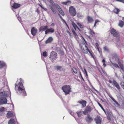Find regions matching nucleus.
I'll use <instances>...</instances> for the list:
<instances>
[{"label": "nucleus", "mask_w": 124, "mask_h": 124, "mask_svg": "<svg viewBox=\"0 0 124 124\" xmlns=\"http://www.w3.org/2000/svg\"><path fill=\"white\" fill-rule=\"evenodd\" d=\"M21 82L19 83L18 85H17L16 84H15V89L18 85H19L18 87V90L20 93L24 96L27 95L26 92L25 91V89L23 85V84L21 82L22 81V79L20 78L19 79Z\"/></svg>", "instance_id": "f257e3e1"}, {"label": "nucleus", "mask_w": 124, "mask_h": 124, "mask_svg": "<svg viewBox=\"0 0 124 124\" xmlns=\"http://www.w3.org/2000/svg\"><path fill=\"white\" fill-rule=\"evenodd\" d=\"M62 89L65 95L69 94L71 92V88L69 85H64L62 87Z\"/></svg>", "instance_id": "f03ea898"}, {"label": "nucleus", "mask_w": 124, "mask_h": 124, "mask_svg": "<svg viewBox=\"0 0 124 124\" xmlns=\"http://www.w3.org/2000/svg\"><path fill=\"white\" fill-rule=\"evenodd\" d=\"M69 12L73 16H75L76 14L75 9L73 6H71L69 8Z\"/></svg>", "instance_id": "7ed1b4c3"}, {"label": "nucleus", "mask_w": 124, "mask_h": 124, "mask_svg": "<svg viewBox=\"0 0 124 124\" xmlns=\"http://www.w3.org/2000/svg\"><path fill=\"white\" fill-rule=\"evenodd\" d=\"M53 6H55L56 8L58 11L62 16H64V15L65 14L64 12L58 5L56 4H55V5H53Z\"/></svg>", "instance_id": "20e7f679"}, {"label": "nucleus", "mask_w": 124, "mask_h": 124, "mask_svg": "<svg viewBox=\"0 0 124 124\" xmlns=\"http://www.w3.org/2000/svg\"><path fill=\"white\" fill-rule=\"evenodd\" d=\"M92 110V108L90 106H87L85 109L83 113L85 115H86V113L90 112Z\"/></svg>", "instance_id": "39448f33"}, {"label": "nucleus", "mask_w": 124, "mask_h": 124, "mask_svg": "<svg viewBox=\"0 0 124 124\" xmlns=\"http://www.w3.org/2000/svg\"><path fill=\"white\" fill-rule=\"evenodd\" d=\"M95 122L96 124H101V119L99 116H97L94 119Z\"/></svg>", "instance_id": "423d86ee"}, {"label": "nucleus", "mask_w": 124, "mask_h": 124, "mask_svg": "<svg viewBox=\"0 0 124 124\" xmlns=\"http://www.w3.org/2000/svg\"><path fill=\"white\" fill-rule=\"evenodd\" d=\"M57 54L55 52L53 51L50 53V56L49 57V58L51 59L52 57L54 58L55 59H56L57 58Z\"/></svg>", "instance_id": "0eeeda50"}, {"label": "nucleus", "mask_w": 124, "mask_h": 124, "mask_svg": "<svg viewBox=\"0 0 124 124\" xmlns=\"http://www.w3.org/2000/svg\"><path fill=\"white\" fill-rule=\"evenodd\" d=\"M7 102V99L6 98L2 97L0 98V104L2 105L5 104Z\"/></svg>", "instance_id": "6e6552de"}, {"label": "nucleus", "mask_w": 124, "mask_h": 124, "mask_svg": "<svg viewBox=\"0 0 124 124\" xmlns=\"http://www.w3.org/2000/svg\"><path fill=\"white\" fill-rule=\"evenodd\" d=\"M111 33L115 37H117L119 36L118 33L116 32V31L114 29H112L110 31Z\"/></svg>", "instance_id": "1a4fd4ad"}, {"label": "nucleus", "mask_w": 124, "mask_h": 124, "mask_svg": "<svg viewBox=\"0 0 124 124\" xmlns=\"http://www.w3.org/2000/svg\"><path fill=\"white\" fill-rule=\"evenodd\" d=\"M104 112L107 116V118L108 120H111L110 117L111 116V114L108 110V109H107Z\"/></svg>", "instance_id": "9d476101"}, {"label": "nucleus", "mask_w": 124, "mask_h": 124, "mask_svg": "<svg viewBox=\"0 0 124 124\" xmlns=\"http://www.w3.org/2000/svg\"><path fill=\"white\" fill-rule=\"evenodd\" d=\"M37 31V29L34 27L32 28L31 31V34L33 36H35Z\"/></svg>", "instance_id": "9b49d317"}, {"label": "nucleus", "mask_w": 124, "mask_h": 124, "mask_svg": "<svg viewBox=\"0 0 124 124\" xmlns=\"http://www.w3.org/2000/svg\"><path fill=\"white\" fill-rule=\"evenodd\" d=\"M85 119L87 122L88 123H90L93 120L92 117L89 115H88L87 116L86 118Z\"/></svg>", "instance_id": "f8f14e48"}, {"label": "nucleus", "mask_w": 124, "mask_h": 124, "mask_svg": "<svg viewBox=\"0 0 124 124\" xmlns=\"http://www.w3.org/2000/svg\"><path fill=\"white\" fill-rule=\"evenodd\" d=\"M78 103L82 104L83 106L82 107H84L86 106V101L82 100L81 101H78Z\"/></svg>", "instance_id": "ddd939ff"}, {"label": "nucleus", "mask_w": 124, "mask_h": 124, "mask_svg": "<svg viewBox=\"0 0 124 124\" xmlns=\"http://www.w3.org/2000/svg\"><path fill=\"white\" fill-rule=\"evenodd\" d=\"M48 28V27L47 26H41L39 29V31H45L47 30V28Z\"/></svg>", "instance_id": "4468645a"}, {"label": "nucleus", "mask_w": 124, "mask_h": 124, "mask_svg": "<svg viewBox=\"0 0 124 124\" xmlns=\"http://www.w3.org/2000/svg\"><path fill=\"white\" fill-rule=\"evenodd\" d=\"M54 31V30L52 28H51L49 29L47 28V30L45 31V34H47L49 32H51L52 33Z\"/></svg>", "instance_id": "2eb2a0df"}, {"label": "nucleus", "mask_w": 124, "mask_h": 124, "mask_svg": "<svg viewBox=\"0 0 124 124\" xmlns=\"http://www.w3.org/2000/svg\"><path fill=\"white\" fill-rule=\"evenodd\" d=\"M21 6V5L20 4L14 3L12 7L16 9Z\"/></svg>", "instance_id": "dca6fc26"}, {"label": "nucleus", "mask_w": 124, "mask_h": 124, "mask_svg": "<svg viewBox=\"0 0 124 124\" xmlns=\"http://www.w3.org/2000/svg\"><path fill=\"white\" fill-rule=\"evenodd\" d=\"M55 50L57 52H60L62 55L64 54L63 52L61 50L60 47H56L55 49Z\"/></svg>", "instance_id": "f3484780"}, {"label": "nucleus", "mask_w": 124, "mask_h": 124, "mask_svg": "<svg viewBox=\"0 0 124 124\" xmlns=\"http://www.w3.org/2000/svg\"><path fill=\"white\" fill-rule=\"evenodd\" d=\"M113 84L115 85L116 87L118 90L120 89V86L116 82V81L114 80H113Z\"/></svg>", "instance_id": "a211bd4d"}, {"label": "nucleus", "mask_w": 124, "mask_h": 124, "mask_svg": "<svg viewBox=\"0 0 124 124\" xmlns=\"http://www.w3.org/2000/svg\"><path fill=\"white\" fill-rule=\"evenodd\" d=\"M13 116V115L11 111H8L7 114V116L8 118L12 117Z\"/></svg>", "instance_id": "6ab92c4d"}, {"label": "nucleus", "mask_w": 124, "mask_h": 124, "mask_svg": "<svg viewBox=\"0 0 124 124\" xmlns=\"http://www.w3.org/2000/svg\"><path fill=\"white\" fill-rule=\"evenodd\" d=\"M87 20L88 23H91L93 21V18L89 16L87 17Z\"/></svg>", "instance_id": "aec40b11"}, {"label": "nucleus", "mask_w": 124, "mask_h": 124, "mask_svg": "<svg viewBox=\"0 0 124 124\" xmlns=\"http://www.w3.org/2000/svg\"><path fill=\"white\" fill-rule=\"evenodd\" d=\"M53 40V39L51 37H49L46 41L45 43L47 44L51 42Z\"/></svg>", "instance_id": "412c9836"}, {"label": "nucleus", "mask_w": 124, "mask_h": 124, "mask_svg": "<svg viewBox=\"0 0 124 124\" xmlns=\"http://www.w3.org/2000/svg\"><path fill=\"white\" fill-rule=\"evenodd\" d=\"M7 93L5 92H2L0 93V96H1L5 97L7 96Z\"/></svg>", "instance_id": "4be33fe9"}, {"label": "nucleus", "mask_w": 124, "mask_h": 124, "mask_svg": "<svg viewBox=\"0 0 124 124\" xmlns=\"http://www.w3.org/2000/svg\"><path fill=\"white\" fill-rule=\"evenodd\" d=\"M15 122V120L13 119H11L9 121L8 123V124H14Z\"/></svg>", "instance_id": "5701e85b"}, {"label": "nucleus", "mask_w": 124, "mask_h": 124, "mask_svg": "<svg viewBox=\"0 0 124 124\" xmlns=\"http://www.w3.org/2000/svg\"><path fill=\"white\" fill-rule=\"evenodd\" d=\"M124 25V22L121 20L120 21L118 24L119 26L120 27H122Z\"/></svg>", "instance_id": "b1692460"}, {"label": "nucleus", "mask_w": 124, "mask_h": 124, "mask_svg": "<svg viewBox=\"0 0 124 124\" xmlns=\"http://www.w3.org/2000/svg\"><path fill=\"white\" fill-rule=\"evenodd\" d=\"M5 65V63L2 62H1L0 61V68H2L4 67Z\"/></svg>", "instance_id": "393cba45"}, {"label": "nucleus", "mask_w": 124, "mask_h": 124, "mask_svg": "<svg viewBox=\"0 0 124 124\" xmlns=\"http://www.w3.org/2000/svg\"><path fill=\"white\" fill-rule=\"evenodd\" d=\"M71 3V1H68L66 2H63L62 3L63 4L65 5H68L69 4H70Z\"/></svg>", "instance_id": "a878e982"}, {"label": "nucleus", "mask_w": 124, "mask_h": 124, "mask_svg": "<svg viewBox=\"0 0 124 124\" xmlns=\"http://www.w3.org/2000/svg\"><path fill=\"white\" fill-rule=\"evenodd\" d=\"M118 64L122 70L123 71H124V66L120 62H118Z\"/></svg>", "instance_id": "bb28decb"}, {"label": "nucleus", "mask_w": 124, "mask_h": 124, "mask_svg": "<svg viewBox=\"0 0 124 124\" xmlns=\"http://www.w3.org/2000/svg\"><path fill=\"white\" fill-rule=\"evenodd\" d=\"M118 45L120 47L124 48V42H120Z\"/></svg>", "instance_id": "cd10ccee"}, {"label": "nucleus", "mask_w": 124, "mask_h": 124, "mask_svg": "<svg viewBox=\"0 0 124 124\" xmlns=\"http://www.w3.org/2000/svg\"><path fill=\"white\" fill-rule=\"evenodd\" d=\"M72 24L74 28L76 30V28H77L79 29V30H80L79 29L78 27L74 23H72Z\"/></svg>", "instance_id": "c85d7f7f"}, {"label": "nucleus", "mask_w": 124, "mask_h": 124, "mask_svg": "<svg viewBox=\"0 0 124 124\" xmlns=\"http://www.w3.org/2000/svg\"><path fill=\"white\" fill-rule=\"evenodd\" d=\"M77 113L78 114V116L79 117H80L82 115V113L81 111L77 112Z\"/></svg>", "instance_id": "c756f323"}, {"label": "nucleus", "mask_w": 124, "mask_h": 124, "mask_svg": "<svg viewBox=\"0 0 124 124\" xmlns=\"http://www.w3.org/2000/svg\"><path fill=\"white\" fill-rule=\"evenodd\" d=\"M49 7L51 9L52 11L53 12V13L55 14L56 13V12L54 10V9L52 7L51 5H50L49 6Z\"/></svg>", "instance_id": "7c9ffc66"}, {"label": "nucleus", "mask_w": 124, "mask_h": 124, "mask_svg": "<svg viewBox=\"0 0 124 124\" xmlns=\"http://www.w3.org/2000/svg\"><path fill=\"white\" fill-rule=\"evenodd\" d=\"M112 64H113V65L116 68H119V67L118 66V65L116 63H113L112 62Z\"/></svg>", "instance_id": "2f4dec72"}, {"label": "nucleus", "mask_w": 124, "mask_h": 124, "mask_svg": "<svg viewBox=\"0 0 124 124\" xmlns=\"http://www.w3.org/2000/svg\"><path fill=\"white\" fill-rule=\"evenodd\" d=\"M119 9L117 8H115L114 10V12L116 14H118L119 11Z\"/></svg>", "instance_id": "473e14b6"}, {"label": "nucleus", "mask_w": 124, "mask_h": 124, "mask_svg": "<svg viewBox=\"0 0 124 124\" xmlns=\"http://www.w3.org/2000/svg\"><path fill=\"white\" fill-rule=\"evenodd\" d=\"M6 109L4 107H1L0 108V112H2L4 111Z\"/></svg>", "instance_id": "72a5a7b5"}, {"label": "nucleus", "mask_w": 124, "mask_h": 124, "mask_svg": "<svg viewBox=\"0 0 124 124\" xmlns=\"http://www.w3.org/2000/svg\"><path fill=\"white\" fill-rule=\"evenodd\" d=\"M72 69L73 72L75 73L76 74L77 73V71L76 69L74 68H73Z\"/></svg>", "instance_id": "f704fd0d"}, {"label": "nucleus", "mask_w": 124, "mask_h": 124, "mask_svg": "<svg viewBox=\"0 0 124 124\" xmlns=\"http://www.w3.org/2000/svg\"><path fill=\"white\" fill-rule=\"evenodd\" d=\"M113 58H115V59L116 61H118L119 60L118 58V57L117 55L116 54H115L113 56Z\"/></svg>", "instance_id": "c9c22d12"}, {"label": "nucleus", "mask_w": 124, "mask_h": 124, "mask_svg": "<svg viewBox=\"0 0 124 124\" xmlns=\"http://www.w3.org/2000/svg\"><path fill=\"white\" fill-rule=\"evenodd\" d=\"M49 2H50L51 4L52 5H55V3H54V1L52 0H47Z\"/></svg>", "instance_id": "e433bc0d"}, {"label": "nucleus", "mask_w": 124, "mask_h": 124, "mask_svg": "<svg viewBox=\"0 0 124 124\" xmlns=\"http://www.w3.org/2000/svg\"><path fill=\"white\" fill-rule=\"evenodd\" d=\"M47 52L46 51L44 52L42 54V55L44 57H46L47 56Z\"/></svg>", "instance_id": "4c0bfd02"}, {"label": "nucleus", "mask_w": 124, "mask_h": 124, "mask_svg": "<svg viewBox=\"0 0 124 124\" xmlns=\"http://www.w3.org/2000/svg\"><path fill=\"white\" fill-rule=\"evenodd\" d=\"M98 103L99 106L103 110V111L104 112L105 110L101 106V104L99 102H98Z\"/></svg>", "instance_id": "58836bf2"}, {"label": "nucleus", "mask_w": 124, "mask_h": 124, "mask_svg": "<svg viewBox=\"0 0 124 124\" xmlns=\"http://www.w3.org/2000/svg\"><path fill=\"white\" fill-rule=\"evenodd\" d=\"M120 85L124 89V82H121V83Z\"/></svg>", "instance_id": "ea45409f"}, {"label": "nucleus", "mask_w": 124, "mask_h": 124, "mask_svg": "<svg viewBox=\"0 0 124 124\" xmlns=\"http://www.w3.org/2000/svg\"><path fill=\"white\" fill-rule=\"evenodd\" d=\"M79 4L81 5H84L85 3L83 2H81V1H79L78 3Z\"/></svg>", "instance_id": "a19ab883"}, {"label": "nucleus", "mask_w": 124, "mask_h": 124, "mask_svg": "<svg viewBox=\"0 0 124 124\" xmlns=\"http://www.w3.org/2000/svg\"><path fill=\"white\" fill-rule=\"evenodd\" d=\"M77 24L78 25V26H79L80 28H83L82 25L81 24H80V23L78 22L77 23Z\"/></svg>", "instance_id": "79ce46f5"}, {"label": "nucleus", "mask_w": 124, "mask_h": 124, "mask_svg": "<svg viewBox=\"0 0 124 124\" xmlns=\"http://www.w3.org/2000/svg\"><path fill=\"white\" fill-rule=\"evenodd\" d=\"M56 69L57 70H60L62 68V67L61 66H57V67H56Z\"/></svg>", "instance_id": "37998d69"}, {"label": "nucleus", "mask_w": 124, "mask_h": 124, "mask_svg": "<svg viewBox=\"0 0 124 124\" xmlns=\"http://www.w3.org/2000/svg\"><path fill=\"white\" fill-rule=\"evenodd\" d=\"M89 31L90 32V33L92 35L95 34V33L91 29Z\"/></svg>", "instance_id": "c03bdc74"}, {"label": "nucleus", "mask_w": 124, "mask_h": 124, "mask_svg": "<svg viewBox=\"0 0 124 124\" xmlns=\"http://www.w3.org/2000/svg\"><path fill=\"white\" fill-rule=\"evenodd\" d=\"M77 16L78 17H80L82 16L81 13H77Z\"/></svg>", "instance_id": "a18cd8bd"}, {"label": "nucleus", "mask_w": 124, "mask_h": 124, "mask_svg": "<svg viewBox=\"0 0 124 124\" xmlns=\"http://www.w3.org/2000/svg\"><path fill=\"white\" fill-rule=\"evenodd\" d=\"M72 31L74 35H76L77 34L75 32V31H74L73 29H72Z\"/></svg>", "instance_id": "49530a36"}, {"label": "nucleus", "mask_w": 124, "mask_h": 124, "mask_svg": "<svg viewBox=\"0 0 124 124\" xmlns=\"http://www.w3.org/2000/svg\"><path fill=\"white\" fill-rule=\"evenodd\" d=\"M86 48V52H84V53H88V52H89V51H90L89 50V49H88V48Z\"/></svg>", "instance_id": "de8ad7c7"}, {"label": "nucleus", "mask_w": 124, "mask_h": 124, "mask_svg": "<svg viewBox=\"0 0 124 124\" xmlns=\"http://www.w3.org/2000/svg\"><path fill=\"white\" fill-rule=\"evenodd\" d=\"M67 32L69 34L70 37L71 36V33H70V32H69V31H67Z\"/></svg>", "instance_id": "09e8293b"}, {"label": "nucleus", "mask_w": 124, "mask_h": 124, "mask_svg": "<svg viewBox=\"0 0 124 124\" xmlns=\"http://www.w3.org/2000/svg\"><path fill=\"white\" fill-rule=\"evenodd\" d=\"M104 50L105 51H108V49L106 46L104 47L103 48Z\"/></svg>", "instance_id": "8fccbe9b"}, {"label": "nucleus", "mask_w": 124, "mask_h": 124, "mask_svg": "<svg viewBox=\"0 0 124 124\" xmlns=\"http://www.w3.org/2000/svg\"><path fill=\"white\" fill-rule=\"evenodd\" d=\"M50 60L52 61L53 62L54 61V60H55L56 59H55L54 58H51V59H50Z\"/></svg>", "instance_id": "3c124183"}, {"label": "nucleus", "mask_w": 124, "mask_h": 124, "mask_svg": "<svg viewBox=\"0 0 124 124\" xmlns=\"http://www.w3.org/2000/svg\"><path fill=\"white\" fill-rule=\"evenodd\" d=\"M84 70L85 72V74H86V76H88V75H87V72L86 70V69H84Z\"/></svg>", "instance_id": "603ef678"}, {"label": "nucleus", "mask_w": 124, "mask_h": 124, "mask_svg": "<svg viewBox=\"0 0 124 124\" xmlns=\"http://www.w3.org/2000/svg\"><path fill=\"white\" fill-rule=\"evenodd\" d=\"M89 53H90V54L91 56V57H92L93 58H94V57L93 56V55L92 54L91 52V51H89Z\"/></svg>", "instance_id": "864d4df0"}, {"label": "nucleus", "mask_w": 124, "mask_h": 124, "mask_svg": "<svg viewBox=\"0 0 124 124\" xmlns=\"http://www.w3.org/2000/svg\"><path fill=\"white\" fill-rule=\"evenodd\" d=\"M63 22H64L65 23V24H66V25L69 28V26H68V25L67 23H66V22L65 21V20H63Z\"/></svg>", "instance_id": "5fc2aeb1"}, {"label": "nucleus", "mask_w": 124, "mask_h": 124, "mask_svg": "<svg viewBox=\"0 0 124 124\" xmlns=\"http://www.w3.org/2000/svg\"><path fill=\"white\" fill-rule=\"evenodd\" d=\"M114 102H115L116 103V104L118 106H120V105L116 101Z\"/></svg>", "instance_id": "6e6d98bb"}, {"label": "nucleus", "mask_w": 124, "mask_h": 124, "mask_svg": "<svg viewBox=\"0 0 124 124\" xmlns=\"http://www.w3.org/2000/svg\"><path fill=\"white\" fill-rule=\"evenodd\" d=\"M58 15H59L60 18L63 21V20H64L63 19L62 17L60 15V14H59Z\"/></svg>", "instance_id": "4d7b16f0"}, {"label": "nucleus", "mask_w": 124, "mask_h": 124, "mask_svg": "<svg viewBox=\"0 0 124 124\" xmlns=\"http://www.w3.org/2000/svg\"><path fill=\"white\" fill-rule=\"evenodd\" d=\"M80 76L81 77V78H82V80H84V79H83V78L82 76V75L81 74V72H80Z\"/></svg>", "instance_id": "13d9d810"}, {"label": "nucleus", "mask_w": 124, "mask_h": 124, "mask_svg": "<svg viewBox=\"0 0 124 124\" xmlns=\"http://www.w3.org/2000/svg\"><path fill=\"white\" fill-rule=\"evenodd\" d=\"M70 114L72 116H73V112L72 111H71L70 112Z\"/></svg>", "instance_id": "bf43d9fd"}, {"label": "nucleus", "mask_w": 124, "mask_h": 124, "mask_svg": "<svg viewBox=\"0 0 124 124\" xmlns=\"http://www.w3.org/2000/svg\"><path fill=\"white\" fill-rule=\"evenodd\" d=\"M55 25V24L54 23H52L50 25L51 26H53Z\"/></svg>", "instance_id": "052dcab7"}, {"label": "nucleus", "mask_w": 124, "mask_h": 124, "mask_svg": "<svg viewBox=\"0 0 124 124\" xmlns=\"http://www.w3.org/2000/svg\"><path fill=\"white\" fill-rule=\"evenodd\" d=\"M114 102H115L116 100L115 99L113 98V97H112L111 99Z\"/></svg>", "instance_id": "680f3d73"}, {"label": "nucleus", "mask_w": 124, "mask_h": 124, "mask_svg": "<svg viewBox=\"0 0 124 124\" xmlns=\"http://www.w3.org/2000/svg\"><path fill=\"white\" fill-rule=\"evenodd\" d=\"M83 39L84 40V41L85 42V43H86V44L87 45V42L85 40V39L83 37Z\"/></svg>", "instance_id": "e2e57ef3"}, {"label": "nucleus", "mask_w": 124, "mask_h": 124, "mask_svg": "<svg viewBox=\"0 0 124 124\" xmlns=\"http://www.w3.org/2000/svg\"><path fill=\"white\" fill-rule=\"evenodd\" d=\"M95 45H96V46L97 47V48H98V46H99L98 44L97 43H96L95 44Z\"/></svg>", "instance_id": "0e129e2a"}, {"label": "nucleus", "mask_w": 124, "mask_h": 124, "mask_svg": "<svg viewBox=\"0 0 124 124\" xmlns=\"http://www.w3.org/2000/svg\"><path fill=\"white\" fill-rule=\"evenodd\" d=\"M103 65L104 67H105L106 66V65L105 63V62L103 63Z\"/></svg>", "instance_id": "69168bd1"}, {"label": "nucleus", "mask_w": 124, "mask_h": 124, "mask_svg": "<svg viewBox=\"0 0 124 124\" xmlns=\"http://www.w3.org/2000/svg\"><path fill=\"white\" fill-rule=\"evenodd\" d=\"M99 22V21L98 20H96L95 21V23H98Z\"/></svg>", "instance_id": "338daca9"}, {"label": "nucleus", "mask_w": 124, "mask_h": 124, "mask_svg": "<svg viewBox=\"0 0 124 124\" xmlns=\"http://www.w3.org/2000/svg\"><path fill=\"white\" fill-rule=\"evenodd\" d=\"M105 59H103L102 60V62L103 63H105Z\"/></svg>", "instance_id": "774afa93"}]
</instances>
